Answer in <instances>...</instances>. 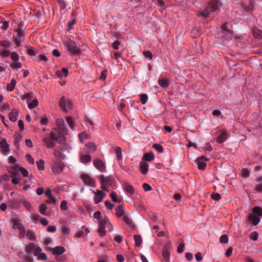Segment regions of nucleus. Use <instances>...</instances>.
Wrapping results in <instances>:
<instances>
[{"label":"nucleus","instance_id":"obj_45","mask_svg":"<svg viewBox=\"0 0 262 262\" xmlns=\"http://www.w3.org/2000/svg\"><path fill=\"white\" fill-rule=\"evenodd\" d=\"M115 151L117 155V159L118 160H120L122 159V149L120 147H117L115 149Z\"/></svg>","mask_w":262,"mask_h":262},{"label":"nucleus","instance_id":"obj_19","mask_svg":"<svg viewBox=\"0 0 262 262\" xmlns=\"http://www.w3.org/2000/svg\"><path fill=\"white\" fill-rule=\"evenodd\" d=\"M251 213L258 217H261L262 216V208L259 206L254 207L252 209Z\"/></svg>","mask_w":262,"mask_h":262},{"label":"nucleus","instance_id":"obj_8","mask_svg":"<svg viewBox=\"0 0 262 262\" xmlns=\"http://www.w3.org/2000/svg\"><path fill=\"white\" fill-rule=\"evenodd\" d=\"M247 220L254 226L257 225L260 221L259 217L252 213H250L248 214Z\"/></svg>","mask_w":262,"mask_h":262},{"label":"nucleus","instance_id":"obj_58","mask_svg":"<svg viewBox=\"0 0 262 262\" xmlns=\"http://www.w3.org/2000/svg\"><path fill=\"white\" fill-rule=\"evenodd\" d=\"M211 198L212 200L219 201L221 199V195L218 193H213L211 194Z\"/></svg>","mask_w":262,"mask_h":262},{"label":"nucleus","instance_id":"obj_21","mask_svg":"<svg viewBox=\"0 0 262 262\" xmlns=\"http://www.w3.org/2000/svg\"><path fill=\"white\" fill-rule=\"evenodd\" d=\"M209 7H206L205 10L202 11L200 12L199 13H198L197 15L198 16H202L203 17L206 18L208 17L210 13Z\"/></svg>","mask_w":262,"mask_h":262},{"label":"nucleus","instance_id":"obj_46","mask_svg":"<svg viewBox=\"0 0 262 262\" xmlns=\"http://www.w3.org/2000/svg\"><path fill=\"white\" fill-rule=\"evenodd\" d=\"M152 147L157 150L159 152L161 153L163 152V148L162 145L159 144H154Z\"/></svg>","mask_w":262,"mask_h":262},{"label":"nucleus","instance_id":"obj_41","mask_svg":"<svg viewBox=\"0 0 262 262\" xmlns=\"http://www.w3.org/2000/svg\"><path fill=\"white\" fill-rule=\"evenodd\" d=\"M9 144L7 143L6 139L3 138L0 142V147L1 148H8Z\"/></svg>","mask_w":262,"mask_h":262},{"label":"nucleus","instance_id":"obj_52","mask_svg":"<svg viewBox=\"0 0 262 262\" xmlns=\"http://www.w3.org/2000/svg\"><path fill=\"white\" fill-rule=\"evenodd\" d=\"M54 155L57 157H59L62 159H64L66 158V156L64 154H61L59 151L57 150H54Z\"/></svg>","mask_w":262,"mask_h":262},{"label":"nucleus","instance_id":"obj_15","mask_svg":"<svg viewBox=\"0 0 262 262\" xmlns=\"http://www.w3.org/2000/svg\"><path fill=\"white\" fill-rule=\"evenodd\" d=\"M18 114V110L16 109H13L9 114L10 120L12 122H15L17 120V116Z\"/></svg>","mask_w":262,"mask_h":262},{"label":"nucleus","instance_id":"obj_53","mask_svg":"<svg viewBox=\"0 0 262 262\" xmlns=\"http://www.w3.org/2000/svg\"><path fill=\"white\" fill-rule=\"evenodd\" d=\"M66 120L70 128L73 129L74 127V124L72 118L71 117L69 116L67 117Z\"/></svg>","mask_w":262,"mask_h":262},{"label":"nucleus","instance_id":"obj_39","mask_svg":"<svg viewBox=\"0 0 262 262\" xmlns=\"http://www.w3.org/2000/svg\"><path fill=\"white\" fill-rule=\"evenodd\" d=\"M91 157L89 155H85L81 157V161L83 163H86L91 161Z\"/></svg>","mask_w":262,"mask_h":262},{"label":"nucleus","instance_id":"obj_43","mask_svg":"<svg viewBox=\"0 0 262 262\" xmlns=\"http://www.w3.org/2000/svg\"><path fill=\"white\" fill-rule=\"evenodd\" d=\"M36 164L38 167V168L39 170H42L45 169L44 166V161L40 159L39 161L36 162Z\"/></svg>","mask_w":262,"mask_h":262},{"label":"nucleus","instance_id":"obj_17","mask_svg":"<svg viewBox=\"0 0 262 262\" xmlns=\"http://www.w3.org/2000/svg\"><path fill=\"white\" fill-rule=\"evenodd\" d=\"M42 140L48 148H53L55 146V143L51 141L49 137L43 138Z\"/></svg>","mask_w":262,"mask_h":262},{"label":"nucleus","instance_id":"obj_34","mask_svg":"<svg viewBox=\"0 0 262 262\" xmlns=\"http://www.w3.org/2000/svg\"><path fill=\"white\" fill-rule=\"evenodd\" d=\"M15 31L16 33V36H20V37H24V32L23 29L18 27L15 29Z\"/></svg>","mask_w":262,"mask_h":262},{"label":"nucleus","instance_id":"obj_51","mask_svg":"<svg viewBox=\"0 0 262 262\" xmlns=\"http://www.w3.org/2000/svg\"><path fill=\"white\" fill-rule=\"evenodd\" d=\"M11 58L14 62H16L19 59V56L16 52H12L10 54Z\"/></svg>","mask_w":262,"mask_h":262},{"label":"nucleus","instance_id":"obj_24","mask_svg":"<svg viewBox=\"0 0 262 262\" xmlns=\"http://www.w3.org/2000/svg\"><path fill=\"white\" fill-rule=\"evenodd\" d=\"M124 213V210L122 205H119L116 208V215L120 217Z\"/></svg>","mask_w":262,"mask_h":262},{"label":"nucleus","instance_id":"obj_40","mask_svg":"<svg viewBox=\"0 0 262 262\" xmlns=\"http://www.w3.org/2000/svg\"><path fill=\"white\" fill-rule=\"evenodd\" d=\"M27 236L30 239L35 241L36 239V236L34 232L31 230H29L27 232Z\"/></svg>","mask_w":262,"mask_h":262},{"label":"nucleus","instance_id":"obj_9","mask_svg":"<svg viewBox=\"0 0 262 262\" xmlns=\"http://www.w3.org/2000/svg\"><path fill=\"white\" fill-rule=\"evenodd\" d=\"M49 249L52 252V254L54 255H59L63 254L66 249L62 246H56L55 248L49 247Z\"/></svg>","mask_w":262,"mask_h":262},{"label":"nucleus","instance_id":"obj_31","mask_svg":"<svg viewBox=\"0 0 262 262\" xmlns=\"http://www.w3.org/2000/svg\"><path fill=\"white\" fill-rule=\"evenodd\" d=\"M243 8L247 12L252 11L254 9V3L251 1L247 6L243 5Z\"/></svg>","mask_w":262,"mask_h":262},{"label":"nucleus","instance_id":"obj_38","mask_svg":"<svg viewBox=\"0 0 262 262\" xmlns=\"http://www.w3.org/2000/svg\"><path fill=\"white\" fill-rule=\"evenodd\" d=\"M47 209V206L45 204H41L39 206V212L40 213L43 215H47L46 210Z\"/></svg>","mask_w":262,"mask_h":262},{"label":"nucleus","instance_id":"obj_47","mask_svg":"<svg viewBox=\"0 0 262 262\" xmlns=\"http://www.w3.org/2000/svg\"><path fill=\"white\" fill-rule=\"evenodd\" d=\"M21 67H22V64L20 62H18V61L16 62H15V63L11 64V65H10V67L13 69H20L21 68Z\"/></svg>","mask_w":262,"mask_h":262},{"label":"nucleus","instance_id":"obj_55","mask_svg":"<svg viewBox=\"0 0 262 262\" xmlns=\"http://www.w3.org/2000/svg\"><path fill=\"white\" fill-rule=\"evenodd\" d=\"M250 238L253 241H257L258 238V234L256 232H252L250 235Z\"/></svg>","mask_w":262,"mask_h":262},{"label":"nucleus","instance_id":"obj_7","mask_svg":"<svg viewBox=\"0 0 262 262\" xmlns=\"http://www.w3.org/2000/svg\"><path fill=\"white\" fill-rule=\"evenodd\" d=\"M92 192L95 195L94 199L95 203L97 204H99L105 195V193L99 190H98L96 192L94 190H92Z\"/></svg>","mask_w":262,"mask_h":262},{"label":"nucleus","instance_id":"obj_26","mask_svg":"<svg viewBox=\"0 0 262 262\" xmlns=\"http://www.w3.org/2000/svg\"><path fill=\"white\" fill-rule=\"evenodd\" d=\"M162 255L165 261H168L169 257V253L167 246H165L162 251Z\"/></svg>","mask_w":262,"mask_h":262},{"label":"nucleus","instance_id":"obj_49","mask_svg":"<svg viewBox=\"0 0 262 262\" xmlns=\"http://www.w3.org/2000/svg\"><path fill=\"white\" fill-rule=\"evenodd\" d=\"M220 242L221 243H227L228 242V237L226 234L222 235L220 238Z\"/></svg>","mask_w":262,"mask_h":262},{"label":"nucleus","instance_id":"obj_35","mask_svg":"<svg viewBox=\"0 0 262 262\" xmlns=\"http://www.w3.org/2000/svg\"><path fill=\"white\" fill-rule=\"evenodd\" d=\"M123 220L125 223L129 226H133V221L127 215H125L123 217Z\"/></svg>","mask_w":262,"mask_h":262},{"label":"nucleus","instance_id":"obj_62","mask_svg":"<svg viewBox=\"0 0 262 262\" xmlns=\"http://www.w3.org/2000/svg\"><path fill=\"white\" fill-rule=\"evenodd\" d=\"M67 208V202L65 200L62 201L61 202L60 209L62 210H66Z\"/></svg>","mask_w":262,"mask_h":262},{"label":"nucleus","instance_id":"obj_27","mask_svg":"<svg viewBox=\"0 0 262 262\" xmlns=\"http://www.w3.org/2000/svg\"><path fill=\"white\" fill-rule=\"evenodd\" d=\"M16 81L14 79H12L10 83H8L7 85L6 89L8 91H12L16 85Z\"/></svg>","mask_w":262,"mask_h":262},{"label":"nucleus","instance_id":"obj_23","mask_svg":"<svg viewBox=\"0 0 262 262\" xmlns=\"http://www.w3.org/2000/svg\"><path fill=\"white\" fill-rule=\"evenodd\" d=\"M12 228L14 229H18L21 234L22 232H25V227L22 225L18 222H15L13 224Z\"/></svg>","mask_w":262,"mask_h":262},{"label":"nucleus","instance_id":"obj_10","mask_svg":"<svg viewBox=\"0 0 262 262\" xmlns=\"http://www.w3.org/2000/svg\"><path fill=\"white\" fill-rule=\"evenodd\" d=\"M94 165L100 171L104 172L105 170L104 163L99 159H96L93 162Z\"/></svg>","mask_w":262,"mask_h":262},{"label":"nucleus","instance_id":"obj_30","mask_svg":"<svg viewBox=\"0 0 262 262\" xmlns=\"http://www.w3.org/2000/svg\"><path fill=\"white\" fill-rule=\"evenodd\" d=\"M143 159L147 161H151L154 159L153 153L150 152L144 154L143 157Z\"/></svg>","mask_w":262,"mask_h":262},{"label":"nucleus","instance_id":"obj_60","mask_svg":"<svg viewBox=\"0 0 262 262\" xmlns=\"http://www.w3.org/2000/svg\"><path fill=\"white\" fill-rule=\"evenodd\" d=\"M37 256L38 260H46L47 259L46 255L43 253H39Z\"/></svg>","mask_w":262,"mask_h":262},{"label":"nucleus","instance_id":"obj_61","mask_svg":"<svg viewBox=\"0 0 262 262\" xmlns=\"http://www.w3.org/2000/svg\"><path fill=\"white\" fill-rule=\"evenodd\" d=\"M19 170L20 172L22 173L23 177H27L28 176V171L24 167H19Z\"/></svg>","mask_w":262,"mask_h":262},{"label":"nucleus","instance_id":"obj_28","mask_svg":"<svg viewBox=\"0 0 262 262\" xmlns=\"http://www.w3.org/2000/svg\"><path fill=\"white\" fill-rule=\"evenodd\" d=\"M134 237L135 242V246L138 247H140L142 242L141 235L139 234H136L134 236Z\"/></svg>","mask_w":262,"mask_h":262},{"label":"nucleus","instance_id":"obj_32","mask_svg":"<svg viewBox=\"0 0 262 262\" xmlns=\"http://www.w3.org/2000/svg\"><path fill=\"white\" fill-rule=\"evenodd\" d=\"M14 145L17 148H19V142L21 140L22 136L19 134H15L14 135Z\"/></svg>","mask_w":262,"mask_h":262},{"label":"nucleus","instance_id":"obj_6","mask_svg":"<svg viewBox=\"0 0 262 262\" xmlns=\"http://www.w3.org/2000/svg\"><path fill=\"white\" fill-rule=\"evenodd\" d=\"M207 7H209V10L211 12H216L219 10V2L217 0H212L210 1Z\"/></svg>","mask_w":262,"mask_h":262},{"label":"nucleus","instance_id":"obj_12","mask_svg":"<svg viewBox=\"0 0 262 262\" xmlns=\"http://www.w3.org/2000/svg\"><path fill=\"white\" fill-rule=\"evenodd\" d=\"M99 178L101 182H103L106 184H111L115 181L114 178L112 176L105 177L103 174H101Z\"/></svg>","mask_w":262,"mask_h":262},{"label":"nucleus","instance_id":"obj_29","mask_svg":"<svg viewBox=\"0 0 262 262\" xmlns=\"http://www.w3.org/2000/svg\"><path fill=\"white\" fill-rule=\"evenodd\" d=\"M230 54L237 58H243L244 54L241 53L239 50H229Z\"/></svg>","mask_w":262,"mask_h":262},{"label":"nucleus","instance_id":"obj_42","mask_svg":"<svg viewBox=\"0 0 262 262\" xmlns=\"http://www.w3.org/2000/svg\"><path fill=\"white\" fill-rule=\"evenodd\" d=\"M38 100L34 99L31 102L28 104V107L30 109L34 108L38 105Z\"/></svg>","mask_w":262,"mask_h":262},{"label":"nucleus","instance_id":"obj_50","mask_svg":"<svg viewBox=\"0 0 262 262\" xmlns=\"http://www.w3.org/2000/svg\"><path fill=\"white\" fill-rule=\"evenodd\" d=\"M11 42L7 40H3L0 41V46L4 48H9L10 46Z\"/></svg>","mask_w":262,"mask_h":262},{"label":"nucleus","instance_id":"obj_13","mask_svg":"<svg viewBox=\"0 0 262 262\" xmlns=\"http://www.w3.org/2000/svg\"><path fill=\"white\" fill-rule=\"evenodd\" d=\"M63 167V163L60 161L58 165H56L52 168L53 172L55 174L60 173L62 171Z\"/></svg>","mask_w":262,"mask_h":262},{"label":"nucleus","instance_id":"obj_33","mask_svg":"<svg viewBox=\"0 0 262 262\" xmlns=\"http://www.w3.org/2000/svg\"><path fill=\"white\" fill-rule=\"evenodd\" d=\"M124 187H125V189L126 191L128 193H130V194H133L134 193L135 190L132 185H130V184L125 183Z\"/></svg>","mask_w":262,"mask_h":262},{"label":"nucleus","instance_id":"obj_20","mask_svg":"<svg viewBox=\"0 0 262 262\" xmlns=\"http://www.w3.org/2000/svg\"><path fill=\"white\" fill-rule=\"evenodd\" d=\"M158 83L162 88H167L170 84L169 81L167 79L163 78L159 79Z\"/></svg>","mask_w":262,"mask_h":262},{"label":"nucleus","instance_id":"obj_54","mask_svg":"<svg viewBox=\"0 0 262 262\" xmlns=\"http://www.w3.org/2000/svg\"><path fill=\"white\" fill-rule=\"evenodd\" d=\"M250 174V171L246 168H243L242 170V176L244 178L249 177Z\"/></svg>","mask_w":262,"mask_h":262},{"label":"nucleus","instance_id":"obj_16","mask_svg":"<svg viewBox=\"0 0 262 262\" xmlns=\"http://www.w3.org/2000/svg\"><path fill=\"white\" fill-rule=\"evenodd\" d=\"M252 34L254 37L258 39H262V31L256 27L252 29Z\"/></svg>","mask_w":262,"mask_h":262},{"label":"nucleus","instance_id":"obj_48","mask_svg":"<svg viewBox=\"0 0 262 262\" xmlns=\"http://www.w3.org/2000/svg\"><path fill=\"white\" fill-rule=\"evenodd\" d=\"M56 141H57L60 144H62L65 143L66 138L64 136L60 135L57 137Z\"/></svg>","mask_w":262,"mask_h":262},{"label":"nucleus","instance_id":"obj_18","mask_svg":"<svg viewBox=\"0 0 262 262\" xmlns=\"http://www.w3.org/2000/svg\"><path fill=\"white\" fill-rule=\"evenodd\" d=\"M141 172L145 174L148 171V164L145 162H141L140 164Z\"/></svg>","mask_w":262,"mask_h":262},{"label":"nucleus","instance_id":"obj_22","mask_svg":"<svg viewBox=\"0 0 262 262\" xmlns=\"http://www.w3.org/2000/svg\"><path fill=\"white\" fill-rule=\"evenodd\" d=\"M227 134L225 132H223L216 138V141L219 143H223L227 139Z\"/></svg>","mask_w":262,"mask_h":262},{"label":"nucleus","instance_id":"obj_36","mask_svg":"<svg viewBox=\"0 0 262 262\" xmlns=\"http://www.w3.org/2000/svg\"><path fill=\"white\" fill-rule=\"evenodd\" d=\"M9 172L12 174L13 176H16L18 174V166L16 165L10 167L9 170Z\"/></svg>","mask_w":262,"mask_h":262},{"label":"nucleus","instance_id":"obj_57","mask_svg":"<svg viewBox=\"0 0 262 262\" xmlns=\"http://www.w3.org/2000/svg\"><path fill=\"white\" fill-rule=\"evenodd\" d=\"M81 50H69V54L72 56H76L80 54Z\"/></svg>","mask_w":262,"mask_h":262},{"label":"nucleus","instance_id":"obj_59","mask_svg":"<svg viewBox=\"0 0 262 262\" xmlns=\"http://www.w3.org/2000/svg\"><path fill=\"white\" fill-rule=\"evenodd\" d=\"M114 58L116 60H117L118 61H119L120 59L123 60V58L121 53L114 52Z\"/></svg>","mask_w":262,"mask_h":262},{"label":"nucleus","instance_id":"obj_5","mask_svg":"<svg viewBox=\"0 0 262 262\" xmlns=\"http://www.w3.org/2000/svg\"><path fill=\"white\" fill-rule=\"evenodd\" d=\"M81 178L85 184L90 186L94 187L95 185V181L90 176L86 173H83L81 176Z\"/></svg>","mask_w":262,"mask_h":262},{"label":"nucleus","instance_id":"obj_11","mask_svg":"<svg viewBox=\"0 0 262 262\" xmlns=\"http://www.w3.org/2000/svg\"><path fill=\"white\" fill-rule=\"evenodd\" d=\"M203 159H204L206 161L209 160V159H207L204 156H201V157L198 158V159L196 160L198 167V168L200 170H204L206 168V164L204 162L201 161Z\"/></svg>","mask_w":262,"mask_h":262},{"label":"nucleus","instance_id":"obj_2","mask_svg":"<svg viewBox=\"0 0 262 262\" xmlns=\"http://www.w3.org/2000/svg\"><path fill=\"white\" fill-rule=\"evenodd\" d=\"M41 250L40 247L34 243H30L26 247V251L28 255H31L33 253L35 256H37Z\"/></svg>","mask_w":262,"mask_h":262},{"label":"nucleus","instance_id":"obj_4","mask_svg":"<svg viewBox=\"0 0 262 262\" xmlns=\"http://www.w3.org/2000/svg\"><path fill=\"white\" fill-rule=\"evenodd\" d=\"M57 127L64 134H68V130L66 127L65 122L62 118H58L56 121Z\"/></svg>","mask_w":262,"mask_h":262},{"label":"nucleus","instance_id":"obj_1","mask_svg":"<svg viewBox=\"0 0 262 262\" xmlns=\"http://www.w3.org/2000/svg\"><path fill=\"white\" fill-rule=\"evenodd\" d=\"M99 224V228L98 231L101 236H105L106 234L104 229L106 227H109V225H111V223L109 221L108 218H105L101 220H98L97 222Z\"/></svg>","mask_w":262,"mask_h":262},{"label":"nucleus","instance_id":"obj_44","mask_svg":"<svg viewBox=\"0 0 262 262\" xmlns=\"http://www.w3.org/2000/svg\"><path fill=\"white\" fill-rule=\"evenodd\" d=\"M140 101L143 104H145L148 99V96L146 94H142L140 97Z\"/></svg>","mask_w":262,"mask_h":262},{"label":"nucleus","instance_id":"obj_63","mask_svg":"<svg viewBox=\"0 0 262 262\" xmlns=\"http://www.w3.org/2000/svg\"><path fill=\"white\" fill-rule=\"evenodd\" d=\"M49 123V119L48 118L45 116L40 121V123L42 125H47Z\"/></svg>","mask_w":262,"mask_h":262},{"label":"nucleus","instance_id":"obj_64","mask_svg":"<svg viewBox=\"0 0 262 262\" xmlns=\"http://www.w3.org/2000/svg\"><path fill=\"white\" fill-rule=\"evenodd\" d=\"M258 184L255 186V190L258 192H262V183Z\"/></svg>","mask_w":262,"mask_h":262},{"label":"nucleus","instance_id":"obj_14","mask_svg":"<svg viewBox=\"0 0 262 262\" xmlns=\"http://www.w3.org/2000/svg\"><path fill=\"white\" fill-rule=\"evenodd\" d=\"M67 99H66L64 96H62L60 98L59 101V105L61 108L63 110V111L65 113L68 112V110L67 109Z\"/></svg>","mask_w":262,"mask_h":262},{"label":"nucleus","instance_id":"obj_3","mask_svg":"<svg viewBox=\"0 0 262 262\" xmlns=\"http://www.w3.org/2000/svg\"><path fill=\"white\" fill-rule=\"evenodd\" d=\"M28 54L32 56V59L34 60L40 62L41 60L46 62L48 60V58L43 55L39 54L38 56H36L35 50H27Z\"/></svg>","mask_w":262,"mask_h":262},{"label":"nucleus","instance_id":"obj_56","mask_svg":"<svg viewBox=\"0 0 262 262\" xmlns=\"http://www.w3.org/2000/svg\"><path fill=\"white\" fill-rule=\"evenodd\" d=\"M107 71L106 70H102L101 73V76L99 77V79L102 80H105L107 77Z\"/></svg>","mask_w":262,"mask_h":262},{"label":"nucleus","instance_id":"obj_25","mask_svg":"<svg viewBox=\"0 0 262 262\" xmlns=\"http://www.w3.org/2000/svg\"><path fill=\"white\" fill-rule=\"evenodd\" d=\"M65 44L67 49H76L77 46L76 43L71 40H67Z\"/></svg>","mask_w":262,"mask_h":262},{"label":"nucleus","instance_id":"obj_37","mask_svg":"<svg viewBox=\"0 0 262 262\" xmlns=\"http://www.w3.org/2000/svg\"><path fill=\"white\" fill-rule=\"evenodd\" d=\"M86 147L90 152H94L96 149V146L94 143H89L86 144Z\"/></svg>","mask_w":262,"mask_h":262}]
</instances>
